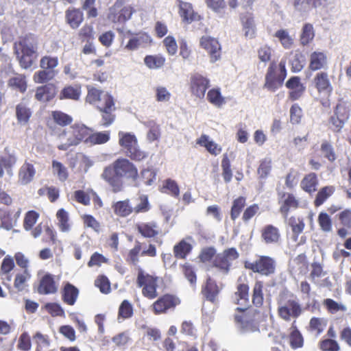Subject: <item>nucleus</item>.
I'll list each match as a JSON object with an SVG mask.
<instances>
[{"label": "nucleus", "mask_w": 351, "mask_h": 351, "mask_svg": "<svg viewBox=\"0 0 351 351\" xmlns=\"http://www.w3.org/2000/svg\"><path fill=\"white\" fill-rule=\"evenodd\" d=\"M286 86L289 89V98L291 101L299 99L304 94L306 86L298 76L291 77L287 82Z\"/></svg>", "instance_id": "nucleus-15"}, {"label": "nucleus", "mask_w": 351, "mask_h": 351, "mask_svg": "<svg viewBox=\"0 0 351 351\" xmlns=\"http://www.w3.org/2000/svg\"><path fill=\"white\" fill-rule=\"evenodd\" d=\"M114 211L121 217H126L132 212V207L128 200L119 201L114 204Z\"/></svg>", "instance_id": "nucleus-47"}, {"label": "nucleus", "mask_w": 351, "mask_h": 351, "mask_svg": "<svg viewBox=\"0 0 351 351\" xmlns=\"http://www.w3.org/2000/svg\"><path fill=\"white\" fill-rule=\"evenodd\" d=\"M280 201L282 202V205L280 211L284 218H287L290 208L298 207V201L292 194L289 193L284 194Z\"/></svg>", "instance_id": "nucleus-31"}, {"label": "nucleus", "mask_w": 351, "mask_h": 351, "mask_svg": "<svg viewBox=\"0 0 351 351\" xmlns=\"http://www.w3.org/2000/svg\"><path fill=\"white\" fill-rule=\"evenodd\" d=\"M88 138L86 139V145H94L97 144H104L107 143L110 139V132L108 131L92 133L90 129V134Z\"/></svg>", "instance_id": "nucleus-32"}, {"label": "nucleus", "mask_w": 351, "mask_h": 351, "mask_svg": "<svg viewBox=\"0 0 351 351\" xmlns=\"http://www.w3.org/2000/svg\"><path fill=\"white\" fill-rule=\"evenodd\" d=\"M55 95V86L52 84H48L36 88L35 97L40 101L46 102L51 100Z\"/></svg>", "instance_id": "nucleus-23"}, {"label": "nucleus", "mask_w": 351, "mask_h": 351, "mask_svg": "<svg viewBox=\"0 0 351 351\" xmlns=\"http://www.w3.org/2000/svg\"><path fill=\"white\" fill-rule=\"evenodd\" d=\"M66 21L73 29L77 28L84 20V14L75 8L69 9L66 12Z\"/></svg>", "instance_id": "nucleus-26"}, {"label": "nucleus", "mask_w": 351, "mask_h": 351, "mask_svg": "<svg viewBox=\"0 0 351 351\" xmlns=\"http://www.w3.org/2000/svg\"><path fill=\"white\" fill-rule=\"evenodd\" d=\"M245 204V198L243 197H239L233 201L230 210V217L233 221L239 217Z\"/></svg>", "instance_id": "nucleus-45"}, {"label": "nucleus", "mask_w": 351, "mask_h": 351, "mask_svg": "<svg viewBox=\"0 0 351 351\" xmlns=\"http://www.w3.org/2000/svg\"><path fill=\"white\" fill-rule=\"evenodd\" d=\"M327 321L323 317H313L310 319L308 330L314 336H319L326 328Z\"/></svg>", "instance_id": "nucleus-29"}, {"label": "nucleus", "mask_w": 351, "mask_h": 351, "mask_svg": "<svg viewBox=\"0 0 351 351\" xmlns=\"http://www.w3.org/2000/svg\"><path fill=\"white\" fill-rule=\"evenodd\" d=\"M5 154L0 157V163L8 173L12 175V169L17 162V157L14 151L10 152L8 149H5Z\"/></svg>", "instance_id": "nucleus-30"}, {"label": "nucleus", "mask_w": 351, "mask_h": 351, "mask_svg": "<svg viewBox=\"0 0 351 351\" xmlns=\"http://www.w3.org/2000/svg\"><path fill=\"white\" fill-rule=\"evenodd\" d=\"M191 245L184 241H182L178 245L174 246L173 252L176 257L183 258L191 251Z\"/></svg>", "instance_id": "nucleus-57"}, {"label": "nucleus", "mask_w": 351, "mask_h": 351, "mask_svg": "<svg viewBox=\"0 0 351 351\" xmlns=\"http://www.w3.org/2000/svg\"><path fill=\"white\" fill-rule=\"evenodd\" d=\"M38 38L33 34L25 35L14 44V51L23 69L31 67L37 57Z\"/></svg>", "instance_id": "nucleus-2"}, {"label": "nucleus", "mask_w": 351, "mask_h": 351, "mask_svg": "<svg viewBox=\"0 0 351 351\" xmlns=\"http://www.w3.org/2000/svg\"><path fill=\"white\" fill-rule=\"evenodd\" d=\"M156 99L158 102H167L171 98V93L167 88L158 86L155 88Z\"/></svg>", "instance_id": "nucleus-61"}, {"label": "nucleus", "mask_w": 351, "mask_h": 351, "mask_svg": "<svg viewBox=\"0 0 351 351\" xmlns=\"http://www.w3.org/2000/svg\"><path fill=\"white\" fill-rule=\"evenodd\" d=\"M179 13L182 21L187 23L199 21L200 19L199 15L194 12L192 5L189 3L181 2L180 3Z\"/></svg>", "instance_id": "nucleus-20"}, {"label": "nucleus", "mask_w": 351, "mask_h": 351, "mask_svg": "<svg viewBox=\"0 0 351 351\" xmlns=\"http://www.w3.org/2000/svg\"><path fill=\"white\" fill-rule=\"evenodd\" d=\"M104 105H98V108L102 114V124L105 126L110 125L114 119V115L112 112L115 110L114 102L110 95H106L103 97Z\"/></svg>", "instance_id": "nucleus-13"}, {"label": "nucleus", "mask_w": 351, "mask_h": 351, "mask_svg": "<svg viewBox=\"0 0 351 351\" xmlns=\"http://www.w3.org/2000/svg\"><path fill=\"white\" fill-rule=\"evenodd\" d=\"M207 99L210 103L219 108L226 103V101L221 96L219 88H213L210 90L207 93Z\"/></svg>", "instance_id": "nucleus-43"}, {"label": "nucleus", "mask_w": 351, "mask_h": 351, "mask_svg": "<svg viewBox=\"0 0 351 351\" xmlns=\"http://www.w3.org/2000/svg\"><path fill=\"white\" fill-rule=\"evenodd\" d=\"M286 62L285 61L281 60L279 64V67L283 70V76L277 77L275 75V71L276 69V66L275 63H271L268 68L267 74L265 75V88L271 91H275L280 86H282L284 80L287 75V71L285 68Z\"/></svg>", "instance_id": "nucleus-8"}, {"label": "nucleus", "mask_w": 351, "mask_h": 351, "mask_svg": "<svg viewBox=\"0 0 351 351\" xmlns=\"http://www.w3.org/2000/svg\"><path fill=\"white\" fill-rule=\"evenodd\" d=\"M314 81L315 86L319 93L328 95L332 91V88L326 73L321 72L317 73Z\"/></svg>", "instance_id": "nucleus-25"}, {"label": "nucleus", "mask_w": 351, "mask_h": 351, "mask_svg": "<svg viewBox=\"0 0 351 351\" xmlns=\"http://www.w3.org/2000/svg\"><path fill=\"white\" fill-rule=\"evenodd\" d=\"M317 180L314 173L306 175L301 182V187L308 193H312L316 191Z\"/></svg>", "instance_id": "nucleus-39"}, {"label": "nucleus", "mask_w": 351, "mask_h": 351, "mask_svg": "<svg viewBox=\"0 0 351 351\" xmlns=\"http://www.w3.org/2000/svg\"><path fill=\"white\" fill-rule=\"evenodd\" d=\"M239 257V253L234 247L224 250L219 254L215 258L214 266L223 274H227L230 269L232 262Z\"/></svg>", "instance_id": "nucleus-10"}, {"label": "nucleus", "mask_w": 351, "mask_h": 351, "mask_svg": "<svg viewBox=\"0 0 351 351\" xmlns=\"http://www.w3.org/2000/svg\"><path fill=\"white\" fill-rule=\"evenodd\" d=\"M261 237L267 244L276 243L280 239V234L277 228L267 225L263 228Z\"/></svg>", "instance_id": "nucleus-24"}, {"label": "nucleus", "mask_w": 351, "mask_h": 351, "mask_svg": "<svg viewBox=\"0 0 351 351\" xmlns=\"http://www.w3.org/2000/svg\"><path fill=\"white\" fill-rule=\"evenodd\" d=\"M295 320L293 321L291 327V332L290 334V343L292 348L296 349L303 346L304 339L302 334L295 325Z\"/></svg>", "instance_id": "nucleus-36"}, {"label": "nucleus", "mask_w": 351, "mask_h": 351, "mask_svg": "<svg viewBox=\"0 0 351 351\" xmlns=\"http://www.w3.org/2000/svg\"><path fill=\"white\" fill-rule=\"evenodd\" d=\"M241 20L245 37L249 39L254 38L256 35V26L252 14L247 13L241 16Z\"/></svg>", "instance_id": "nucleus-22"}, {"label": "nucleus", "mask_w": 351, "mask_h": 351, "mask_svg": "<svg viewBox=\"0 0 351 351\" xmlns=\"http://www.w3.org/2000/svg\"><path fill=\"white\" fill-rule=\"evenodd\" d=\"M271 169V160L269 158L263 159L258 169V174L261 178H265L268 176Z\"/></svg>", "instance_id": "nucleus-62"}, {"label": "nucleus", "mask_w": 351, "mask_h": 351, "mask_svg": "<svg viewBox=\"0 0 351 351\" xmlns=\"http://www.w3.org/2000/svg\"><path fill=\"white\" fill-rule=\"evenodd\" d=\"M43 70L36 72L34 75L33 80L36 83L43 84L52 80L57 72L52 69H42Z\"/></svg>", "instance_id": "nucleus-37"}, {"label": "nucleus", "mask_w": 351, "mask_h": 351, "mask_svg": "<svg viewBox=\"0 0 351 351\" xmlns=\"http://www.w3.org/2000/svg\"><path fill=\"white\" fill-rule=\"evenodd\" d=\"M51 114L54 122L61 126L67 125L73 121L70 115L61 111H53Z\"/></svg>", "instance_id": "nucleus-54"}, {"label": "nucleus", "mask_w": 351, "mask_h": 351, "mask_svg": "<svg viewBox=\"0 0 351 351\" xmlns=\"http://www.w3.org/2000/svg\"><path fill=\"white\" fill-rule=\"evenodd\" d=\"M118 31L123 34L124 37L130 38L129 41L125 46V49L128 51H135L140 47H146L152 42L151 36L145 32L134 34L129 30L125 32L121 29H118Z\"/></svg>", "instance_id": "nucleus-7"}, {"label": "nucleus", "mask_w": 351, "mask_h": 351, "mask_svg": "<svg viewBox=\"0 0 351 351\" xmlns=\"http://www.w3.org/2000/svg\"><path fill=\"white\" fill-rule=\"evenodd\" d=\"M252 302L256 306H261L263 302V285L261 282H257L254 285L253 289Z\"/></svg>", "instance_id": "nucleus-59"}, {"label": "nucleus", "mask_w": 351, "mask_h": 351, "mask_svg": "<svg viewBox=\"0 0 351 351\" xmlns=\"http://www.w3.org/2000/svg\"><path fill=\"white\" fill-rule=\"evenodd\" d=\"M16 116L19 124L25 125L28 123L32 116V111L25 102L21 101L16 105Z\"/></svg>", "instance_id": "nucleus-27"}, {"label": "nucleus", "mask_w": 351, "mask_h": 351, "mask_svg": "<svg viewBox=\"0 0 351 351\" xmlns=\"http://www.w3.org/2000/svg\"><path fill=\"white\" fill-rule=\"evenodd\" d=\"M144 62L149 69H156L164 65L165 59L162 56H147L145 58Z\"/></svg>", "instance_id": "nucleus-53"}, {"label": "nucleus", "mask_w": 351, "mask_h": 351, "mask_svg": "<svg viewBox=\"0 0 351 351\" xmlns=\"http://www.w3.org/2000/svg\"><path fill=\"white\" fill-rule=\"evenodd\" d=\"M81 95V88L79 86H66L61 92L60 98L78 100Z\"/></svg>", "instance_id": "nucleus-49"}, {"label": "nucleus", "mask_w": 351, "mask_h": 351, "mask_svg": "<svg viewBox=\"0 0 351 351\" xmlns=\"http://www.w3.org/2000/svg\"><path fill=\"white\" fill-rule=\"evenodd\" d=\"M275 37L278 38L281 45L285 49H290L293 44V38L289 35V32L285 29H279L275 34Z\"/></svg>", "instance_id": "nucleus-48"}, {"label": "nucleus", "mask_w": 351, "mask_h": 351, "mask_svg": "<svg viewBox=\"0 0 351 351\" xmlns=\"http://www.w3.org/2000/svg\"><path fill=\"white\" fill-rule=\"evenodd\" d=\"M57 290L58 286L51 274H47L41 278L38 287V292L39 293L45 295L52 294L56 293Z\"/></svg>", "instance_id": "nucleus-17"}, {"label": "nucleus", "mask_w": 351, "mask_h": 351, "mask_svg": "<svg viewBox=\"0 0 351 351\" xmlns=\"http://www.w3.org/2000/svg\"><path fill=\"white\" fill-rule=\"evenodd\" d=\"M112 188L113 192L121 191L123 188L121 178L135 180L138 177V170L135 165L126 158H118L112 166H108L101 175Z\"/></svg>", "instance_id": "nucleus-1"}, {"label": "nucleus", "mask_w": 351, "mask_h": 351, "mask_svg": "<svg viewBox=\"0 0 351 351\" xmlns=\"http://www.w3.org/2000/svg\"><path fill=\"white\" fill-rule=\"evenodd\" d=\"M58 64V60L56 57L44 56L40 61V66L42 69L54 70Z\"/></svg>", "instance_id": "nucleus-64"}, {"label": "nucleus", "mask_w": 351, "mask_h": 351, "mask_svg": "<svg viewBox=\"0 0 351 351\" xmlns=\"http://www.w3.org/2000/svg\"><path fill=\"white\" fill-rule=\"evenodd\" d=\"M133 315V307L131 303L128 300H123L119 308V319L121 317L122 319H128Z\"/></svg>", "instance_id": "nucleus-56"}, {"label": "nucleus", "mask_w": 351, "mask_h": 351, "mask_svg": "<svg viewBox=\"0 0 351 351\" xmlns=\"http://www.w3.org/2000/svg\"><path fill=\"white\" fill-rule=\"evenodd\" d=\"M335 191V189L332 186H325L322 188L317 193L315 200L316 206L322 205L324 201L328 199Z\"/></svg>", "instance_id": "nucleus-52"}, {"label": "nucleus", "mask_w": 351, "mask_h": 351, "mask_svg": "<svg viewBox=\"0 0 351 351\" xmlns=\"http://www.w3.org/2000/svg\"><path fill=\"white\" fill-rule=\"evenodd\" d=\"M291 70L293 72H300L305 65V58L300 53H295L290 59Z\"/></svg>", "instance_id": "nucleus-51"}, {"label": "nucleus", "mask_w": 351, "mask_h": 351, "mask_svg": "<svg viewBox=\"0 0 351 351\" xmlns=\"http://www.w3.org/2000/svg\"><path fill=\"white\" fill-rule=\"evenodd\" d=\"M39 217V214L34 210L29 211L26 213L24 219V228L26 230H29L36 223Z\"/></svg>", "instance_id": "nucleus-63"}, {"label": "nucleus", "mask_w": 351, "mask_h": 351, "mask_svg": "<svg viewBox=\"0 0 351 351\" xmlns=\"http://www.w3.org/2000/svg\"><path fill=\"white\" fill-rule=\"evenodd\" d=\"M36 169L30 162L25 161L19 171V182L22 185L30 183L36 175Z\"/></svg>", "instance_id": "nucleus-16"}, {"label": "nucleus", "mask_w": 351, "mask_h": 351, "mask_svg": "<svg viewBox=\"0 0 351 351\" xmlns=\"http://www.w3.org/2000/svg\"><path fill=\"white\" fill-rule=\"evenodd\" d=\"M8 85L13 89L24 93L27 89V82L24 75H18L11 77L8 81Z\"/></svg>", "instance_id": "nucleus-41"}, {"label": "nucleus", "mask_w": 351, "mask_h": 351, "mask_svg": "<svg viewBox=\"0 0 351 351\" xmlns=\"http://www.w3.org/2000/svg\"><path fill=\"white\" fill-rule=\"evenodd\" d=\"M199 45L208 53L210 62L214 63L220 60L221 48L216 38L204 36L200 38Z\"/></svg>", "instance_id": "nucleus-11"}, {"label": "nucleus", "mask_w": 351, "mask_h": 351, "mask_svg": "<svg viewBox=\"0 0 351 351\" xmlns=\"http://www.w3.org/2000/svg\"><path fill=\"white\" fill-rule=\"evenodd\" d=\"M137 284L138 287H143L142 292L144 296L149 299H154L157 296L156 278L140 270L138 274Z\"/></svg>", "instance_id": "nucleus-9"}, {"label": "nucleus", "mask_w": 351, "mask_h": 351, "mask_svg": "<svg viewBox=\"0 0 351 351\" xmlns=\"http://www.w3.org/2000/svg\"><path fill=\"white\" fill-rule=\"evenodd\" d=\"M120 2H116L110 9L108 19L112 23H121Z\"/></svg>", "instance_id": "nucleus-60"}, {"label": "nucleus", "mask_w": 351, "mask_h": 351, "mask_svg": "<svg viewBox=\"0 0 351 351\" xmlns=\"http://www.w3.org/2000/svg\"><path fill=\"white\" fill-rule=\"evenodd\" d=\"M180 302L179 298L171 295H165L153 304V308L156 314L163 313L169 309L174 308Z\"/></svg>", "instance_id": "nucleus-14"}, {"label": "nucleus", "mask_w": 351, "mask_h": 351, "mask_svg": "<svg viewBox=\"0 0 351 351\" xmlns=\"http://www.w3.org/2000/svg\"><path fill=\"white\" fill-rule=\"evenodd\" d=\"M106 95L108 94L104 93L102 91L93 87L88 88L86 99L87 102L96 104L98 107V105H104L103 97Z\"/></svg>", "instance_id": "nucleus-34"}, {"label": "nucleus", "mask_w": 351, "mask_h": 351, "mask_svg": "<svg viewBox=\"0 0 351 351\" xmlns=\"http://www.w3.org/2000/svg\"><path fill=\"white\" fill-rule=\"evenodd\" d=\"M315 36L313 25L311 24H305L302 28L300 36V43L302 45H306L311 42Z\"/></svg>", "instance_id": "nucleus-50"}, {"label": "nucleus", "mask_w": 351, "mask_h": 351, "mask_svg": "<svg viewBox=\"0 0 351 351\" xmlns=\"http://www.w3.org/2000/svg\"><path fill=\"white\" fill-rule=\"evenodd\" d=\"M210 86V80L200 73H195L190 78V87L191 93L195 97L204 98L206 91Z\"/></svg>", "instance_id": "nucleus-12"}, {"label": "nucleus", "mask_w": 351, "mask_h": 351, "mask_svg": "<svg viewBox=\"0 0 351 351\" xmlns=\"http://www.w3.org/2000/svg\"><path fill=\"white\" fill-rule=\"evenodd\" d=\"M302 312V306L296 298H290L285 302H280L278 308L279 317L287 322L291 319H297Z\"/></svg>", "instance_id": "nucleus-5"}, {"label": "nucleus", "mask_w": 351, "mask_h": 351, "mask_svg": "<svg viewBox=\"0 0 351 351\" xmlns=\"http://www.w3.org/2000/svg\"><path fill=\"white\" fill-rule=\"evenodd\" d=\"M327 66V56L321 51L313 52L309 58V69L312 71H317L325 69Z\"/></svg>", "instance_id": "nucleus-21"}, {"label": "nucleus", "mask_w": 351, "mask_h": 351, "mask_svg": "<svg viewBox=\"0 0 351 351\" xmlns=\"http://www.w3.org/2000/svg\"><path fill=\"white\" fill-rule=\"evenodd\" d=\"M52 168L53 172L57 175L60 180L64 181L67 179V169L61 162L53 160L52 162Z\"/></svg>", "instance_id": "nucleus-58"}, {"label": "nucleus", "mask_w": 351, "mask_h": 351, "mask_svg": "<svg viewBox=\"0 0 351 351\" xmlns=\"http://www.w3.org/2000/svg\"><path fill=\"white\" fill-rule=\"evenodd\" d=\"M288 224L291 226L293 233V239L297 240L298 236L302 232L304 228V223L302 219L291 217L288 219Z\"/></svg>", "instance_id": "nucleus-44"}, {"label": "nucleus", "mask_w": 351, "mask_h": 351, "mask_svg": "<svg viewBox=\"0 0 351 351\" xmlns=\"http://www.w3.org/2000/svg\"><path fill=\"white\" fill-rule=\"evenodd\" d=\"M119 144L127 156L132 160L141 161L146 158L147 153L141 150L136 136L130 132L120 131L118 134Z\"/></svg>", "instance_id": "nucleus-4"}, {"label": "nucleus", "mask_w": 351, "mask_h": 351, "mask_svg": "<svg viewBox=\"0 0 351 351\" xmlns=\"http://www.w3.org/2000/svg\"><path fill=\"white\" fill-rule=\"evenodd\" d=\"M351 103L348 101H340L336 106L335 114L347 121L350 117Z\"/></svg>", "instance_id": "nucleus-42"}, {"label": "nucleus", "mask_w": 351, "mask_h": 351, "mask_svg": "<svg viewBox=\"0 0 351 351\" xmlns=\"http://www.w3.org/2000/svg\"><path fill=\"white\" fill-rule=\"evenodd\" d=\"M248 290L249 287L245 284H240L237 287V291L234 293V301L236 304L241 305L237 309L243 311L248 305Z\"/></svg>", "instance_id": "nucleus-19"}, {"label": "nucleus", "mask_w": 351, "mask_h": 351, "mask_svg": "<svg viewBox=\"0 0 351 351\" xmlns=\"http://www.w3.org/2000/svg\"><path fill=\"white\" fill-rule=\"evenodd\" d=\"M276 266V261L267 256H259L254 262H245V268L267 276L274 274Z\"/></svg>", "instance_id": "nucleus-6"}, {"label": "nucleus", "mask_w": 351, "mask_h": 351, "mask_svg": "<svg viewBox=\"0 0 351 351\" xmlns=\"http://www.w3.org/2000/svg\"><path fill=\"white\" fill-rule=\"evenodd\" d=\"M78 296V289L73 285L68 283L64 289L63 300L69 305H73Z\"/></svg>", "instance_id": "nucleus-38"}, {"label": "nucleus", "mask_w": 351, "mask_h": 351, "mask_svg": "<svg viewBox=\"0 0 351 351\" xmlns=\"http://www.w3.org/2000/svg\"><path fill=\"white\" fill-rule=\"evenodd\" d=\"M162 192L167 193L176 197H178L180 194V190L177 183L171 179H167L165 181Z\"/></svg>", "instance_id": "nucleus-55"}, {"label": "nucleus", "mask_w": 351, "mask_h": 351, "mask_svg": "<svg viewBox=\"0 0 351 351\" xmlns=\"http://www.w3.org/2000/svg\"><path fill=\"white\" fill-rule=\"evenodd\" d=\"M235 320L237 324V327L243 332H254L258 330L257 323L247 318L246 316H236Z\"/></svg>", "instance_id": "nucleus-28"}, {"label": "nucleus", "mask_w": 351, "mask_h": 351, "mask_svg": "<svg viewBox=\"0 0 351 351\" xmlns=\"http://www.w3.org/2000/svg\"><path fill=\"white\" fill-rule=\"evenodd\" d=\"M58 225L60 230L63 232H68L71 230V225L69 222V214L63 208L58 210L56 213Z\"/></svg>", "instance_id": "nucleus-40"}, {"label": "nucleus", "mask_w": 351, "mask_h": 351, "mask_svg": "<svg viewBox=\"0 0 351 351\" xmlns=\"http://www.w3.org/2000/svg\"><path fill=\"white\" fill-rule=\"evenodd\" d=\"M90 134V128L84 124L75 123L69 128L64 130L58 135L60 142L58 148L60 150H67L71 146H76L81 142L86 144V139Z\"/></svg>", "instance_id": "nucleus-3"}, {"label": "nucleus", "mask_w": 351, "mask_h": 351, "mask_svg": "<svg viewBox=\"0 0 351 351\" xmlns=\"http://www.w3.org/2000/svg\"><path fill=\"white\" fill-rule=\"evenodd\" d=\"M310 5L313 8L325 7L328 5V0H306V3L304 0H297L295 3V8L302 12L306 11Z\"/></svg>", "instance_id": "nucleus-33"}, {"label": "nucleus", "mask_w": 351, "mask_h": 351, "mask_svg": "<svg viewBox=\"0 0 351 351\" xmlns=\"http://www.w3.org/2000/svg\"><path fill=\"white\" fill-rule=\"evenodd\" d=\"M204 293L208 300L212 302L215 301L219 293V289L215 283L210 278L207 280Z\"/></svg>", "instance_id": "nucleus-46"}, {"label": "nucleus", "mask_w": 351, "mask_h": 351, "mask_svg": "<svg viewBox=\"0 0 351 351\" xmlns=\"http://www.w3.org/2000/svg\"><path fill=\"white\" fill-rule=\"evenodd\" d=\"M196 143L201 147H204L212 155L217 156L222 151L221 147L213 141L209 136L202 134L199 138L196 140Z\"/></svg>", "instance_id": "nucleus-18"}, {"label": "nucleus", "mask_w": 351, "mask_h": 351, "mask_svg": "<svg viewBox=\"0 0 351 351\" xmlns=\"http://www.w3.org/2000/svg\"><path fill=\"white\" fill-rule=\"evenodd\" d=\"M138 232L144 237H154L158 234V227L156 223H142L137 226Z\"/></svg>", "instance_id": "nucleus-35"}]
</instances>
